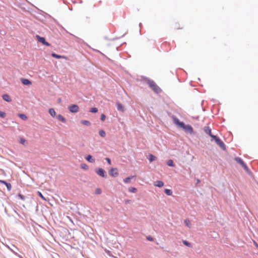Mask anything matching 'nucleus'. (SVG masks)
Masks as SVG:
<instances>
[{
	"instance_id": "nucleus-21",
	"label": "nucleus",
	"mask_w": 258,
	"mask_h": 258,
	"mask_svg": "<svg viewBox=\"0 0 258 258\" xmlns=\"http://www.w3.org/2000/svg\"><path fill=\"white\" fill-rule=\"evenodd\" d=\"M81 122L82 124L88 126V125H90V122L89 121L86 120H81Z\"/></svg>"
},
{
	"instance_id": "nucleus-33",
	"label": "nucleus",
	"mask_w": 258,
	"mask_h": 258,
	"mask_svg": "<svg viewBox=\"0 0 258 258\" xmlns=\"http://www.w3.org/2000/svg\"><path fill=\"white\" fill-rule=\"evenodd\" d=\"M101 190L100 188H96V190H95V194H97V195H100L101 194Z\"/></svg>"
},
{
	"instance_id": "nucleus-14",
	"label": "nucleus",
	"mask_w": 258,
	"mask_h": 258,
	"mask_svg": "<svg viewBox=\"0 0 258 258\" xmlns=\"http://www.w3.org/2000/svg\"><path fill=\"white\" fill-rule=\"evenodd\" d=\"M117 108L118 111L123 112L124 111V106L120 103H117Z\"/></svg>"
},
{
	"instance_id": "nucleus-37",
	"label": "nucleus",
	"mask_w": 258,
	"mask_h": 258,
	"mask_svg": "<svg viewBox=\"0 0 258 258\" xmlns=\"http://www.w3.org/2000/svg\"><path fill=\"white\" fill-rule=\"evenodd\" d=\"M131 201L130 200H126L125 201V203L126 204H127L130 203H131Z\"/></svg>"
},
{
	"instance_id": "nucleus-16",
	"label": "nucleus",
	"mask_w": 258,
	"mask_h": 258,
	"mask_svg": "<svg viewBox=\"0 0 258 258\" xmlns=\"http://www.w3.org/2000/svg\"><path fill=\"white\" fill-rule=\"evenodd\" d=\"M86 159L89 162L91 163H94L95 162L94 159L93 158V157L91 155H88L86 157Z\"/></svg>"
},
{
	"instance_id": "nucleus-24",
	"label": "nucleus",
	"mask_w": 258,
	"mask_h": 258,
	"mask_svg": "<svg viewBox=\"0 0 258 258\" xmlns=\"http://www.w3.org/2000/svg\"><path fill=\"white\" fill-rule=\"evenodd\" d=\"M134 176H132V177H126L125 178H124L123 179V181L125 182V183H129L131 181V179L133 178Z\"/></svg>"
},
{
	"instance_id": "nucleus-34",
	"label": "nucleus",
	"mask_w": 258,
	"mask_h": 258,
	"mask_svg": "<svg viewBox=\"0 0 258 258\" xmlns=\"http://www.w3.org/2000/svg\"><path fill=\"white\" fill-rule=\"evenodd\" d=\"M6 116V113L4 112L0 111V117L4 118Z\"/></svg>"
},
{
	"instance_id": "nucleus-12",
	"label": "nucleus",
	"mask_w": 258,
	"mask_h": 258,
	"mask_svg": "<svg viewBox=\"0 0 258 258\" xmlns=\"http://www.w3.org/2000/svg\"><path fill=\"white\" fill-rule=\"evenodd\" d=\"M154 184L155 186L161 187L164 185V182L161 180H158L155 181Z\"/></svg>"
},
{
	"instance_id": "nucleus-3",
	"label": "nucleus",
	"mask_w": 258,
	"mask_h": 258,
	"mask_svg": "<svg viewBox=\"0 0 258 258\" xmlns=\"http://www.w3.org/2000/svg\"><path fill=\"white\" fill-rule=\"evenodd\" d=\"M213 140H214L217 143V144L222 149H225V146L224 143L217 137L213 136Z\"/></svg>"
},
{
	"instance_id": "nucleus-39",
	"label": "nucleus",
	"mask_w": 258,
	"mask_h": 258,
	"mask_svg": "<svg viewBox=\"0 0 258 258\" xmlns=\"http://www.w3.org/2000/svg\"><path fill=\"white\" fill-rule=\"evenodd\" d=\"M147 239L150 240V241H152L153 240V238L152 237H149L147 238Z\"/></svg>"
},
{
	"instance_id": "nucleus-40",
	"label": "nucleus",
	"mask_w": 258,
	"mask_h": 258,
	"mask_svg": "<svg viewBox=\"0 0 258 258\" xmlns=\"http://www.w3.org/2000/svg\"><path fill=\"white\" fill-rule=\"evenodd\" d=\"M253 242H254V244L255 245V246L257 247H258L257 243L255 241H253Z\"/></svg>"
},
{
	"instance_id": "nucleus-11",
	"label": "nucleus",
	"mask_w": 258,
	"mask_h": 258,
	"mask_svg": "<svg viewBox=\"0 0 258 258\" xmlns=\"http://www.w3.org/2000/svg\"><path fill=\"white\" fill-rule=\"evenodd\" d=\"M0 183L5 184L8 190H10L12 187L11 184L7 182L6 181L0 180Z\"/></svg>"
},
{
	"instance_id": "nucleus-31",
	"label": "nucleus",
	"mask_w": 258,
	"mask_h": 258,
	"mask_svg": "<svg viewBox=\"0 0 258 258\" xmlns=\"http://www.w3.org/2000/svg\"><path fill=\"white\" fill-rule=\"evenodd\" d=\"M37 194L38 195V196L42 199H43V200L44 201H46V199L45 198V197L42 195V194H41V192L40 191H38L37 192Z\"/></svg>"
},
{
	"instance_id": "nucleus-18",
	"label": "nucleus",
	"mask_w": 258,
	"mask_h": 258,
	"mask_svg": "<svg viewBox=\"0 0 258 258\" xmlns=\"http://www.w3.org/2000/svg\"><path fill=\"white\" fill-rule=\"evenodd\" d=\"M49 113L53 117H55L56 115V112L53 108H50L49 109Z\"/></svg>"
},
{
	"instance_id": "nucleus-5",
	"label": "nucleus",
	"mask_w": 258,
	"mask_h": 258,
	"mask_svg": "<svg viewBox=\"0 0 258 258\" xmlns=\"http://www.w3.org/2000/svg\"><path fill=\"white\" fill-rule=\"evenodd\" d=\"M235 160L239 163L240 165H241L245 170H247L248 167L246 166V165L245 164L244 161L239 157H236L235 158Z\"/></svg>"
},
{
	"instance_id": "nucleus-4",
	"label": "nucleus",
	"mask_w": 258,
	"mask_h": 258,
	"mask_svg": "<svg viewBox=\"0 0 258 258\" xmlns=\"http://www.w3.org/2000/svg\"><path fill=\"white\" fill-rule=\"evenodd\" d=\"M68 109L72 113H77L79 111V107L76 104H72L69 106Z\"/></svg>"
},
{
	"instance_id": "nucleus-17",
	"label": "nucleus",
	"mask_w": 258,
	"mask_h": 258,
	"mask_svg": "<svg viewBox=\"0 0 258 258\" xmlns=\"http://www.w3.org/2000/svg\"><path fill=\"white\" fill-rule=\"evenodd\" d=\"M51 55L52 57L56 58H66L67 57L64 56L59 55L55 53H52Z\"/></svg>"
},
{
	"instance_id": "nucleus-23",
	"label": "nucleus",
	"mask_w": 258,
	"mask_h": 258,
	"mask_svg": "<svg viewBox=\"0 0 258 258\" xmlns=\"http://www.w3.org/2000/svg\"><path fill=\"white\" fill-rule=\"evenodd\" d=\"M128 191L131 192L135 193L137 191V189L135 187H131L128 188Z\"/></svg>"
},
{
	"instance_id": "nucleus-30",
	"label": "nucleus",
	"mask_w": 258,
	"mask_h": 258,
	"mask_svg": "<svg viewBox=\"0 0 258 258\" xmlns=\"http://www.w3.org/2000/svg\"><path fill=\"white\" fill-rule=\"evenodd\" d=\"M183 243L186 246H187L188 247H191V244L189 242H188L187 241L183 240Z\"/></svg>"
},
{
	"instance_id": "nucleus-32",
	"label": "nucleus",
	"mask_w": 258,
	"mask_h": 258,
	"mask_svg": "<svg viewBox=\"0 0 258 258\" xmlns=\"http://www.w3.org/2000/svg\"><path fill=\"white\" fill-rule=\"evenodd\" d=\"M20 143L21 144H22V145H25V143H26V141L24 138H21L20 140Z\"/></svg>"
},
{
	"instance_id": "nucleus-25",
	"label": "nucleus",
	"mask_w": 258,
	"mask_h": 258,
	"mask_svg": "<svg viewBox=\"0 0 258 258\" xmlns=\"http://www.w3.org/2000/svg\"><path fill=\"white\" fill-rule=\"evenodd\" d=\"M164 191H165V194L168 196H171L172 194V191L169 189H165L164 190Z\"/></svg>"
},
{
	"instance_id": "nucleus-1",
	"label": "nucleus",
	"mask_w": 258,
	"mask_h": 258,
	"mask_svg": "<svg viewBox=\"0 0 258 258\" xmlns=\"http://www.w3.org/2000/svg\"><path fill=\"white\" fill-rule=\"evenodd\" d=\"M173 121L175 124L182 128L185 132H188L190 134L193 133V128L190 125H185L183 122L180 121L179 119L176 117L173 118Z\"/></svg>"
},
{
	"instance_id": "nucleus-13",
	"label": "nucleus",
	"mask_w": 258,
	"mask_h": 258,
	"mask_svg": "<svg viewBox=\"0 0 258 258\" xmlns=\"http://www.w3.org/2000/svg\"><path fill=\"white\" fill-rule=\"evenodd\" d=\"M3 99L7 102H11L12 101L10 96L8 94H4L2 96Z\"/></svg>"
},
{
	"instance_id": "nucleus-15",
	"label": "nucleus",
	"mask_w": 258,
	"mask_h": 258,
	"mask_svg": "<svg viewBox=\"0 0 258 258\" xmlns=\"http://www.w3.org/2000/svg\"><path fill=\"white\" fill-rule=\"evenodd\" d=\"M57 118L58 119V120H59L60 121H61L62 122L64 123L66 122V118L61 114H58L57 116Z\"/></svg>"
},
{
	"instance_id": "nucleus-20",
	"label": "nucleus",
	"mask_w": 258,
	"mask_h": 258,
	"mask_svg": "<svg viewBox=\"0 0 258 258\" xmlns=\"http://www.w3.org/2000/svg\"><path fill=\"white\" fill-rule=\"evenodd\" d=\"M156 159V157L152 154H150L149 156V160L151 162Z\"/></svg>"
},
{
	"instance_id": "nucleus-26",
	"label": "nucleus",
	"mask_w": 258,
	"mask_h": 258,
	"mask_svg": "<svg viewBox=\"0 0 258 258\" xmlns=\"http://www.w3.org/2000/svg\"><path fill=\"white\" fill-rule=\"evenodd\" d=\"M99 134L102 137H104L105 136V135H106V133H105V131H103V130H100L99 132Z\"/></svg>"
},
{
	"instance_id": "nucleus-35",
	"label": "nucleus",
	"mask_w": 258,
	"mask_h": 258,
	"mask_svg": "<svg viewBox=\"0 0 258 258\" xmlns=\"http://www.w3.org/2000/svg\"><path fill=\"white\" fill-rule=\"evenodd\" d=\"M106 116L104 114H102L101 115V120L104 121L105 120Z\"/></svg>"
},
{
	"instance_id": "nucleus-29",
	"label": "nucleus",
	"mask_w": 258,
	"mask_h": 258,
	"mask_svg": "<svg viewBox=\"0 0 258 258\" xmlns=\"http://www.w3.org/2000/svg\"><path fill=\"white\" fill-rule=\"evenodd\" d=\"M90 112L92 113H96L98 112V109L96 107L91 108L90 109Z\"/></svg>"
},
{
	"instance_id": "nucleus-19",
	"label": "nucleus",
	"mask_w": 258,
	"mask_h": 258,
	"mask_svg": "<svg viewBox=\"0 0 258 258\" xmlns=\"http://www.w3.org/2000/svg\"><path fill=\"white\" fill-rule=\"evenodd\" d=\"M18 116L24 120H26L28 119L27 116L24 114H18Z\"/></svg>"
},
{
	"instance_id": "nucleus-7",
	"label": "nucleus",
	"mask_w": 258,
	"mask_h": 258,
	"mask_svg": "<svg viewBox=\"0 0 258 258\" xmlns=\"http://www.w3.org/2000/svg\"><path fill=\"white\" fill-rule=\"evenodd\" d=\"M109 174L110 176L115 177L118 175L117 169L116 168H112L109 171Z\"/></svg>"
},
{
	"instance_id": "nucleus-8",
	"label": "nucleus",
	"mask_w": 258,
	"mask_h": 258,
	"mask_svg": "<svg viewBox=\"0 0 258 258\" xmlns=\"http://www.w3.org/2000/svg\"><path fill=\"white\" fill-rule=\"evenodd\" d=\"M96 173L101 177H105V171L102 168H98L96 170Z\"/></svg>"
},
{
	"instance_id": "nucleus-36",
	"label": "nucleus",
	"mask_w": 258,
	"mask_h": 258,
	"mask_svg": "<svg viewBox=\"0 0 258 258\" xmlns=\"http://www.w3.org/2000/svg\"><path fill=\"white\" fill-rule=\"evenodd\" d=\"M106 160L107 161V162H108V163L110 165L111 162V160L109 158H106Z\"/></svg>"
},
{
	"instance_id": "nucleus-2",
	"label": "nucleus",
	"mask_w": 258,
	"mask_h": 258,
	"mask_svg": "<svg viewBox=\"0 0 258 258\" xmlns=\"http://www.w3.org/2000/svg\"><path fill=\"white\" fill-rule=\"evenodd\" d=\"M148 84L150 87L156 93H159L161 92V89L160 87L155 83V82L151 80H148L147 82Z\"/></svg>"
},
{
	"instance_id": "nucleus-22",
	"label": "nucleus",
	"mask_w": 258,
	"mask_h": 258,
	"mask_svg": "<svg viewBox=\"0 0 258 258\" xmlns=\"http://www.w3.org/2000/svg\"><path fill=\"white\" fill-rule=\"evenodd\" d=\"M167 164L169 166H171V167L174 166V164L173 161L171 159L167 161Z\"/></svg>"
},
{
	"instance_id": "nucleus-10",
	"label": "nucleus",
	"mask_w": 258,
	"mask_h": 258,
	"mask_svg": "<svg viewBox=\"0 0 258 258\" xmlns=\"http://www.w3.org/2000/svg\"><path fill=\"white\" fill-rule=\"evenodd\" d=\"M21 81L25 85H30L32 84L31 82L27 79L22 78L21 79Z\"/></svg>"
},
{
	"instance_id": "nucleus-6",
	"label": "nucleus",
	"mask_w": 258,
	"mask_h": 258,
	"mask_svg": "<svg viewBox=\"0 0 258 258\" xmlns=\"http://www.w3.org/2000/svg\"><path fill=\"white\" fill-rule=\"evenodd\" d=\"M36 38H37V40L39 42L42 43L43 44H44L46 46H49L50 45V44L48 42H47L45 41V39L44 37H41L39 35H37Z\"/></svg>"
},
{
	"instance_id": "nucleus-38",
	"label": "nucleus",
	"mask_w": 258,
	"mask_h": 258,
	"mask_svg": "<svg viewBox=\"0 0 258 258\" xmlns=\"http://www.w3.org/2000/svg\"><path fill=\"white\" fill-rule=\"evenodd\" d=\"M19 197L21 199L23 200L24 199L23 196L21 194L19 195Z\"/></svg>"
},
{
	"instance_id": "nucleus-9",
	"label": "nucleus",
	"mask_w": 258,
	"mask_h": 258,
	"mask_svg": "<svg viewBox=\"0 0 258 258\" xmlns=\"http://www.w3.org/2000/svg\"><path fill=\"white\" fill-rule=\"evenodd\" d=\"M204 130L205 132L208 134L209 136H210L212 138H213V136H215L214 135L212 134V131L211 129L208 127V126H205L204 128Z\"/></svg>"
},
{
	"instance_id": "nucleus-27",
	"label": "nucleus",
	"mask_w": 258,
	"mask_h": 258,
	"mask_svg": "<svg viewBox=\"0 0 258 258\" xmlns=\"http://www.w3.org/2000/svg\"><path fill=\"white\" fill-rule=\"evenodd\" d=\"M81 167L82 169L84 170H87L88 169V166L87 164L83 163L81 165Z\"/></svg>"
},
{
	"instance_id": "nucleus-28",
	"label": "nucleus",
	"mask_w": 258,
	"mask_h": 258,
	"mask_svg": "<svg viewBox=\"0 0 258 258\" xmlns=\"http://www.w3.org/2000/svg\"><path fill=\"white\" fill-rule=\"evenodd\" d=\"M184 223L185 224V225L188 227H190V226H191V223H190V222L189 220L188 219H186L184 221Z\"/></svg>"
}]
</instances>
